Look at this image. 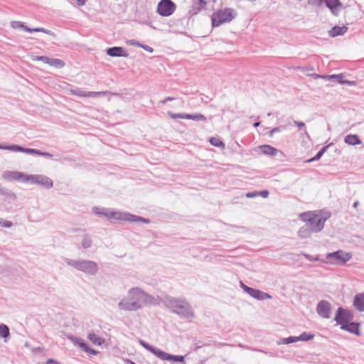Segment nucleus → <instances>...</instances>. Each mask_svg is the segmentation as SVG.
<instances>
[{"mask_svg":"<svg viewBox=\"0 0 364 364\" xmlns=\"http://www.w3.org/2000/svg\"><path fill=\"white\" fill-rule=\"evenodd\" d=\"M163 304L171 312L181 318L188 319L194 317L192 306L186 299L166 296L163 300Z\"/></svg>","mask_w":364,"mask_h":364,"instance_id":"3","label":"nucleus"},{"mask_svg":"<svg viewBox=\"0 0 364 364\" xmlns=\"http://www.w3.org/2000/svg\"><path fill=\"white\" fill-rule=\"evenodd\" d=\"M341 328L358 336L361 335L359 323L350 321L343 327H341Z\"/></svg>","mask_w":364,"mask_h":364,"instance_id":"20","label":"nucleus"},{"mask_svg":"<svg viewBox=\"0 0 364 364\" xmlns=\"http://www.w3.org/2000/svg\"><path fill=\"white\" fill-rule=\"evenodd\" d=\"M87 92H86V91H84V90H75V92H73V93L77 96H80V97H87Z\"/></svg>","mask_w":364,"mask_h":364,"instance_id":"39","label":"nucleus"},{"mask_svg":"<svg viewBox=\"0 0 364 364\" xmlns=\"http://www.w3.org/2000/svg\"><path fill=\"white\" fill-rule=\"evenodd\" d=\"M259 124H260V122H255L253 124V126H254L255 127H259Z\"/></svg>","mask_w":364,"mask_h":364,"instance_id":"58","label":"nucleus"},{"mask_svg":"<svg viewBox=\"0 0 364 364\" xmlns=\"http://www.w3.org/2000/svg\"><path fill=\"white\" fill-rule=\"evenodd\" d=\"M240 287L248 294L251 297L256 299L259 301H263L265 299H269L272 298V296L267 293H265L259 289H254L250 287L245 284L242 282H240Z\"/></svg>","mask_w":364,"mask_h":364,"instance_id":"11","label":"nucleus"},{"mask_svg":"<svg viewBox=\"0 0 364 364\" xmlns=\"http://www.w3.org/2000/svg\"><path fill=\"white\" fill-rule=\"evenodd\" d=\"M156 304L155 298L139 287H132L126 297L118 303V309L126 311H136L143 307Z\"/></svg>","mask_w":364,"mask_h":364,"instance_id":"1","label":"nucleus"},{"mask_svg":"<svg viewBox=\"0 0 364 364\" xmlns=\"http://www.w3.org/2000/svg\"><path fill=\"white\" fill-rule=\"evenodd\" d=\"M66 337L73 342V343L80 348L83 351L92 354V355H97L98 353V351L90 348L87 344H86L84 341L78 337H76L71 334H67Z\"/></svg>","mask_w":364,"mask_h":364,"instance_id":"15","label":"nucleus"},{"mask_svg":"<svg viewBox=\"0 0 364 364\" xmlns=\"http://www.w3.org/2000/svg\"><path fill=\"white\" fill-rule=\"evenodd\" d=\"M0 196L6 197L15 196V194L8 188H6L0 185Z\"/></svg>","mask_w":364,"mask_h":364,"instance_id":"35","label":"nucleus"},{"mask_svg":"<svg viewBox=\"0 0 364 364\" xmlns=\"http://www.w3.org/2000/svg\"><path fill=\"white\" fill-rule=\"evenodd\" d=\"M280 130H281V128H280V127H275V128L272 129L269 132V136H272V135H273V134L277 133V132H280Z\"/></svg>","mask_w":364,"mask_h":364,"instance_id":"50","label":"nucleus"},{"mask_svg":"<svg viewBox=\"0 0 364 364\" xmlns=\"http://www.w3.org/2000/svg\"><path fill=\"white\" fill-rule=\"evenodd\" d=\"M320 78L322 79H326L329 80L332 82H335L339 84H341V81H345L346 80H343V74L339 75H320Z\"/></svg>","mask_w":364,"mask_h":364,"instance_id":"28","label":"nucleus"},{"mask_svg":"<svg viewBox=\"0 0 364 364\" xmlns=\"http://www.w3.org/2000/svg\"><path fill=\"white\" fill-rule=\"evenodd\" d=\"M237 16V12L231 8H225L213 14L211 20L213 27H218L223 23H229Z\"/></svg>","mask_w":364,"mask_h":364,"instance_id":"7","label":"nucleus"},{"mask_svg":"<svg viewBox=\"0 0 364 364\" xmlns=\"http://www.w3.org/2000/svg\"><path fill=\"white\" fill-rule=\"evenodd\" d=\"M174 100L173 97H166L165 99L161 100V104H166L167 102H169V101H173Z\"/></svg>","mask_w":364,"mask_h":364,"instance_id":"49","label":"nucleus"},{"mask_svg":"<svg viewBox=\"0 0 364 364\" xmlns=\"http://www.w3.org/2000/svg\"><path fill=\"white\" fill-rule=\"evenodd\" d=\"M106 53L110 57H124L129 56L128 53L122 47L114 46L108 48L106 50Z\"/></svg>","mask_w":364,"mask_h":364,"instance_id":"19","label":"nucleus"},{"mask_svg":"<svg viewBox=\"0 0 364 364\" xmlns=\"http://www.w3.org/2000/svg\"><path fill=\"white\" fill-rule=\"evenodd\" d=\"M176 4L171 0H161L157 6V13L161 16H169L176 10Z\"/></svg>","mask_w":364,"mask_h":364,"instance_id":"9","label":"nucleus"},{"mask_svg":"<svg viewBox=\"0 0 364 364\" xmlns=\"http://www.w3.org/2000/svg\"><path fill=\"white\" fill-rule=\"evenodd\" d=\"M351 257L350 252H331L327 255L328 261L336 264H344Z\"/></svg>","mask_w":364,"mask_h":364,"instance_id":"10","label":"nucleus"},{"mask_svg":"<svg viewBox=\"0 0 364 364\" xmlns=\"http://www.w3.org/2000/svg\"><path fill=\"white\" fill-rule=\"evenodd\" d=\"M321 4H324L326 7L328 8L331 14L338 16L343 8V4L340 1V0H320V6Z\"/></svg>","mask_w":364,"mask_h":364,"instance_id":"16","label":"nucleus"},{"mask_svg":"<svg viewBox=\"0 0 364 364\" xmlns=\"http://www.w3.org/2000/svg\"><path fill=\"white\" fill-rule=\"evenodd\" d=\"M206 1H210V0H205ZM216 0H211V1L215 2Z\"/></svg>","mask_w":364,"mask_h":364,"instance_id":"61","label":"nucleus"},{"mask_svg":"<svg viewBox=\"0 0 364 364\" xmlns=\"http://www.w3.org/2000/svg\"><path fill=\"white\" fill-rule=\"evenodd\" d=\"M259 196L263 198H267L269 196V191L267 190L258 191V196Z\"/></svg>","mask_w":364,"mask_h":364,"instance_id":"44","label":"nucleus"},{"mask_svg":"<svg viewBox=\"0 0 364 364\" xmlns=\"http://www.w3.org/2000/svg\"><path fill=\"white\" fill-rule=\"evenodd\" d=\"M36 155L50 158V159L53 157V155L51 154H50L48 152L41 151V150H38V149H37Z\"/></svg>","mask_w":364,"mask_h":364,"instance_id":"40","label":"nucleus"},{"mask_svg":"<svg viewBox=\"0 0 364 364\" xmlns=\"http://www.w3.org/2000/svg\"><path fill=\"white\" fill-rule=\"evenodd\" d=\"M33 60H36V61H41L43 63L48 64L50 58L45 56V55H38V56H36L35 58H33Z\"/></svg>","mask_w":364,"mask_h":364,"instance_id":"37","label":"nucleus"},{"mask_svg":"<svg viewBox=\"0 0 364 364\" xmlns=\"http://www.w3.org/2000/svg\"><path fill=\"white\" fill-rule=\"evenodd\" d=\"M331 215V212L326 210H320V231L323 228V223Z\"/></svg>","mask_w":364,"mask_h":364,"instance_id":"29","label":"nucleus"},{"mask_svg":"<svg viewBox=\"0 0 364 364\" xmlns=\"http://www.w3.org/2000/svg\"><path fill=\"white\" fill-rule=\"evenodd\" d=\"M87 338L96 346H102L105 343V339L98 335H97L95 332L90 331L87 334Z\"/></svg>","mask_w":364,"mask_h":364,"instance_id":"25","label":"nucleus"},{"mask_svg":"<svg viewBox=\"0 0 364 364\" xmlns=\"http://www.w3.org/2000/svg\"><path fill=\"white\" fill-rule=\"evenodd\" d=\"M139 344L143 346L145 349L149 350V352L152 353L154 355H155L157 358L161 359V360H167L171 362H184V356L183 355H174L169 353H167L156 347H154L151 345H149L148 343L145 342L144 341L139 339Z\"/></svg>","mask_w":364,"mask_h":364,"instance_id":"6","label":"nucleus"},{"mask_svg":"<svg viewBox=\"0 0 364 364\" xmlns=\"http://www.w3.org/2000/svg\"><path fill=\"white\" fill-rule=\"evenodd\" d=\"M78 6H84L85 4V0H75Z\"/></svg>","mask_w":364,"mask_h":364,"instance_id":"54","label":"nucleus"},{"mask_svg":"<svg viewBox=\"0 0 364 364\" xmlns=\"http://www.w3.org/2000/svg\"><path fill=\"white\" fill-rule=\"evenodd\" d=\"M309 4L318 6V0H309Z\"/></svg>","mask_w":364,"mask_h":364,"instance_id":"53","label":"nucleus"},{"mask_svg":"<svg viewBox=\"0 0 364 364\" xmlns=\"http://www.w3.org/2000/svg\"><path fill=\"white\" fill-rule=\"evenodd\" d=\"M344 141L349 145H357L361 144V140L355 134H348L346 136Z\"/></svg>","mask_w":364,"mask_h":364,"instance_id":"27","label":"nucleus"},{"mask_svg":"<svg viewBox=\"0 0 364 364\" xmlns=\"http://www.w3.org/2000/svg\"><path fill=\"white\" fill-rule=\"evenodd\" d=\"M298 341L297 336H289L287 338H282L279 342H278L279 344H290L292 343H295Z\"/></svg>","mask_w":364,"mask_h":364,"instance_id":"34","label":"nucleus"},{"mask_svg":"<svg viewBox=\"0 0 364 364\" xmlns=\"http://www.w3.org/2000/svg\"><path fill=\"white\" fill-rule=\"evenodd\" d=\"M258 196V191L248 192L246 193V197L249 198H255Z\"/></svg>","mask_w":364,"mask_h":364,"instance_id":"42","label":"nucleus"},{"mask_svg":"<svg viewBox=\"0 0 364 364\" xmlns=\"http://www.w3.org/2000/svg\"><path fill=\"white\" fill-rule=\"evenodd\" d=\"M358 205H359V201H358V200H356V201H355V202L353 203V207L354 208H356L358 206Z\"/></svg>","mask_w":364,"mask_h":364,"instance_id":"56","label":"nucleus"},{"mask_svg":"<svg viewBox=\"0 0 364 364\" xmlns=\"http://www.w3.org/2000/svg\"><path fill=\"white\" fill-rule=\"evenodd\" d=\"M92 212L99 216H105L109 220H116L120 221H127L129 223L143 222L149 223V220L133 215L126 212L114 211L110 208L93 207Z\"/></svg>","mask_w":364,"mask_h":364,"instance_id":"2","label":"nucleus"},{"mask_svg":"<svg viewBox=\"0 0 364 364\" xmlns=\"http://www.w3.org/2000/svg\"><path fill=\"white\" fill-rule=\"evenodd\" d=\"M294 124L299 127V128H301V127H304L305 126L304 123L302 122H298V121H294Z\"/></svg>","mask_w":364,"mask_h":364,"instance_id":"52","label":"nucleus"},{"mask_svg":"<svg viewBox=\"0 0 364 364\" xmlns=\"http://www.w3.org/2000/svg\"><path fill=\"white\" fill-rule=\"evenodd\" d=\"M28 174H25L23 172L19 171H6L2 173V178L9 181H26Z\"/></svg>","mask_w":364,"mask_h":364,"instance_id":"17","label":"nucleus"},{"mask_svg":"<svg viewBox=\"0 0 364 364\" xmlns=\"http://www.w3.org/2000/svg\"><path fill=\"white\" fill-rule=\"evenodd\" d=\"M317 160H318V152H317L314 157H312L311 159L307 160L306 162L309 163V162H311V161H317Z\"/></svg>","mask_w":364,"mask_h":364,"instance_id":"51","label":"nucleus"},{"mask_svg":"<svg viewBox=\"0 0 364 364\" xmlns=\"http://www.w3.org/2000/svg\"><path fill=\"white\" fill-rule=\"evenodd\" d=\"M211 145L215 147H225V144L223 141H221L219 138L211 137L209 140Z\"/></svg>","mask_w":364,"mask_h":364,"instance_id":"31","label":"nucleus"},{"mask_svg":"<svg viewBox=\"0 0 364 364\" xmlns=\"http://www.w3.org/2000/svg\"><path fill=\"white\" fill-rule=\"evenodd\" d=\"M81 243H82V246L84 249H87V248L90 247L91 245H92L91 237L88 235H85Z\"/></svg>","mask_w":364,"mask_h":364,"instance_id":"32","label":"nucleus"},{"mask_svg":"<svg viewBox=\"0 0 364 364\" xmlns=\"http://www.w3.org/2000/svg\"><path fill=\"white\" fill-rule=\"evenodd\" d=\"M10 333H9V327L5 324H0V336L2 338H7L9 337Z\"/></svg>","mask_w":364,"mask_h":364,"instance_id":"33","label":"nucleus"},{"mask_svg":"<svg viewBox=\"0 0 364 364\" xmlns=\"http://www.w3.org/2000/svg\"><path fill=\"white\" fill-rule=\"evenodd\" d=\"M26 181L37 184L46 189H50L53 186V182L49 177L42 174L28 175Z\"/></svg>","mask_w":364,"mask_h":364,"instance_id":"8","label":"nucleus"},{"mask_svg":"<svg viewBox=\"0 0 364 364\" xmlns=\"http://www.w3.org/2000/svg\"><path fill=\"white\" fill-rule=\"evenodd\" d=\"M302 255H303L304 257H308V256H307L306 255H305V254H303Z\"/></svg>","mask_w":364,"mask_h":364,"instance_id":"62","label":"nucleus"},{"mask_svg":"<svg viewBox=\"0 0 364 364\" xmlns=\"http://www.w3.org/2000/svg\"><path fill=\"white\" fill-rule=\"evenodd\" d=\"M301 220L305 222V224L300 228L298 235L300 237H307L311 232H318V217L311 212H306L300 214Z\"/></svg>","mask_w":364,"mask_h":364,"instance_id":"4","label":"nucleus"},{"mask_svg":"<svg viewBox=\"0 0 364 364\" xmlns=\"http://www.w3.org/2000/svg\"><path fill=\"white\" fill-rule=\"evenodd\" d=\"M314 337V334L307 333L306 332L301 333L300 336H297L298 341H307L312 339Z\"/></svg>","mask_w":364,"mask_h":364,"instance_id":"36","label":"nucleus"},{"mask_svg":"<svg viewBox=\"0 0 364 364\" xmlns=\"http://www.w3.org/2000/svg\"><path fill=\"white\" fill-rule=\"evenodd\" d=\"M205 258L206 259H208L209 261H211L213 258V255H206L205 256Z\"/></svg>","mask_w":364,"mask_h":364,"instance_id":"57","label":"nucleus"},{"mask_svg":"<svg viewBox=\"0 0 364 364\" xmlns=\"http://www.w3.org/2000/svg\"><path fill=\"white\" fill-rule=\"evenodd\" d=\"M167 114L173 119H191L193 121L199 122V121H205L206 117L200 114V113H196V114H186V113H174L171 111H168L167 112Z\"/></svg>","mask_w":364,"mask_h":364,"instance_id":"14","label":"nucleus"},{"mask_svg":"<svg viewBox=\"0 0 364 364\" xmlns=\"http://www.w3.org/2000/svg\"><path fill=\"white\" fill-rule=\"evenodd\" d=\"M208 1L205 0H193L191 11L196 14L200 10L205 8Z\"/></svg>","mask_w":364,"mask_h":364,"instance_id":"26","label":"nucleus"},{"mask_svg":"<svg viewBox=\"0 0 364 364\" xmlns=\"http://www.w3.org/2000/svg\"><path fill=\"white\" fill-rule=\"evenodd\" d=\"M259 149L262 154L271 156H276L279 151L277 149L267 144L259 146Z\"/></svg>","mask_w":364,"mask_h":364,"instance_id":"24","label":"nucleus"},{"mask_svg":"<svg viewBox=\"0 0 364 364\" xmlns=\"http://www.w3.org/2000/svg\"><path fill=\"white\" fill-rule=\"evenodd\" d=\"M348 28L346 26H335L328 31V34L331 37L343 36L348 31Z\"/></svg>","mask_w":364,"mask_h":364,"instance_id":"23","label":"nucleus"},{"mask_svg":"<svg viewBox=\"0 0 364 364\" xmlns=\"http://www.w3.org/2000/svg\"><path fill=\"white\" fill-rule=\"evenodd\" d=\"M141 48L149 53H153V51H154V49L151 47L146 46V45L141 44Z\"/></svg>","mask_w":364,"mask_h":364,"instance_id":"45","label":"nucleus"},{"mask_svg":"<svg viewBox=\"0 0 364 364\" xmlns=\"http://www.w3.org/2000/svg\"><path fill=\"white\" fill-rule=\"evenodd\" d=\"M64 261L69 266L87 274L95 275L98 271L97 264L93 261L69 258H65Z\"/></svg>","mask_w":364,"mask_h":364,"instance_id":"5","label":"nucleus"},{"mask_svg":"<svg viewBox=\"0 0 364 364\" xmlns=\"http://www.w3.org/2000/svg\"><path fill=\"white\" fill-rule=\"evenodd\" d=\"M0 225L4 228H11L12 226V223L9 220H4L3 222H0Z\"/></svg>","mask_w":364,"mask_h":364,"instance_id":"41","label":"nucleus"},{"mask_svg":"<svg viewBox=\"0 0 364 364\" xmlns=\"http://www.w3.org/2000/svg\"><path fill=\"white\" fill-rule=\"evenodd\" d=\"M341 84L343 85V84H347L348 85H352V86H355L357 85V82L356 81H350V80H345V81H341Z\"/></svg>","mask_w":364,"mask_h":364,"instance_id":"46","label":"nucleus"},{"mask_svg":"<svg viewBox=\"0 0 364 364\" xmlns=\"http://www.w3.org/2000/svg\"><path fill=\"white\" fill-rule=\"evenodd\" d=\"M331 315V306L330 303L324 300L320 301V316L329 318Z\"/></svg>","mask_w":364,"mask_h":364,"instance_id":"21","label":"nucleus"},{"mask_svg":"<svg viewBox=\"0 0 364 364\" xmlns=\"http://www.w3.org/2000/svg\"><path fill=\"white\" fill-rule=\"evenodd\" d=\"M48 65L56 68H62L65 66V63L62 60L50 58Z\"/></svg>","mask_w":364,"mask_h":364,"instance_id":"30","label":"nucleus"},{"mask_svg":"<svg viewBox=\"0 0 364 364\" xmlns=\"http://www.w3.org/2000/svg\"><path fill=\"white\" fill-rule=\"evenodd\" d=\"M353 318V315L350 311L339 307L334 319L338 324L341 325V327H343L345 324L351 321Z\"/></svg>","mask_w":364,"mask_h":364,"instance_id":"12","label":"nucleus"},{"mask_svg":"<svg viewBox=\"0 0 364 364\" xmlns=\"http://www.w3.org/2000/svg\"><path fill=\"white\" fill-rule=\"evenodd\" d=\"M106 94L105 92H88L87 97H96L101 95H105Z\"/></svg>","mask_w":364,"mask_h":364,"instance_id":"38","label":"nucleus"},{"mask_svg":"<svg viewBox=\"0 0 364 364\" xmlns=\"http://www.w3.org/2000/svg\"><path fill=\"white\" fill-rule=\"evenodd\" d=\"M0 149L3 150H9L11 151L16 152H22L28 154H37V149H31V148H24L17 144H11V145H6L0 144Z\"/></svg>","mask_w":364,"mask_h":364,"instance_id":"18","label":"nucleus"},{"mask_svg":"<svg viewBox=\"0 0 364 364\" xmlns=\"http://www.w3.org/2000/svg\"><path fill=\"white\" fill-rule=\"evenodd\" d=\"M326 148H327V146H324V147H323L322 149H320V158L321 157L323 154L325 152Z\"/></svg>","mask_w":364,"mask_h":364,"instance_id":"55","label":"nucleus"},{"mask_svg":"<svg viewBox=\"0 0 364 364\" xmlns=\"http://www.w3.org/2000/svg\"><path fill=\"white\" fill-rule=\"evenodd\" d=\"M11 26L14 29H22L26 32L28 33H33V32H43L48 35L55 36L54 32H53L50 30L44 28H31L26 26L24 25L23 22L18 21H13L11 22Z\"/></svg>","mask_w":364,"mask_h":364,"instance_id":"13","label":"nucleus"},{"mask_svg":"<svg viewBox=\"0 0 364 364\" xmlns=\"http://www.w3.org/2000/svg\"><path fill=\"white\" fill-rule=\"evenodd\" d=\"M129 43L131 46H137V47H139V48H141V43H140L139 42L136 41L134 40L129 41Z\"/></svg>","mask_w":364,"mask_h":364,"instance_id":"47","label":"nucleus"},{"mask_svg":"<svg viewBox=\"0 0 364 364\" xmlns=\"http://www.w3.org/2000/svg\"><path fill=\"white\" fill-rule=\"evenodd\" d=\"M353 305L358 311H364V293L357 294L355 296Z\"/></svg>","mask_w":364,"mask_h":364,"instance_id":"22","label":"nucleus"},{"mask_svg":"<svg viewBox=\"0 0 364 364\" xmlns=\"http://www.w3.org/2000/svg\"><path fill=\"white\" fill-rule=\"evenodd\" d=\"M316 311L317 313H318V304H317V305L316 306Z\"/></svg>","mask_w":364,"mask_h":364,"instance_id":"60","label":"nucleus"},{"mask_svg":"<svg viewBox=\"0 0 364 364\" xmlns=\"http://www.w3.org/2000/svg\"><path fill=\"white\" fill-rule=\"evenodd\" d=\"M46 364H61V363L56 360H54L53 358H49L46 361Z\"/></svg>","mask_w":364,"mask_h":364,"instance_id":"48","label":"nucleus"},{"mask_svg":"<svg viewBox=\"0 0 364 364\" xmlns=\"http://www.w3.org/2000/svg\"><path fill=\"white\" fill-rule=\"evenodd\" d=\"M127 363L128 364H136L134 361L131 360H127Z\"/></svg>","mask_w":364,"mask_h":364,"instance_id":"59","label":"nucleus"},{"mask_svg":"<svg viewBox=\"0 0 364 364\" xmlns=\"http://www.w3.org/2000/svg\"><path fill=\"white\" fill-rule=\"evenodd\" d=\"M312 70H313L312 68H307L306 69V75H309V76H314L315 78H318V75L316 74V73H311Z\"/></svg>","mask_w":364,"mask_h":364,"instance_id":"43","label":"nucleus"}]
</instances>
